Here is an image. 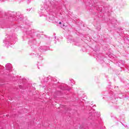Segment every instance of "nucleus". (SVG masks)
Here are the masks:
<instances>
[{"instance_id": "nucleus-2", "label": "nucleus", "mask_w": 129, "mask_h": 129, "mask_svg": "<svg viewBox=\"0 0 129 129\" xmlns=\"http://www.w3.org/2000/svg\"><path fill=\"white\" fill-rule=\"evenodd\" d=\"M7 116H9V115H7Z\"/></svg>"}, {"instance_id": "nucleus-1", "label": "nucleus", "mask_w": 129, "mask_h": 129, "mask_svg": "<svg viewBox=\"0 0 129 129\" xmlns=\"http://www.w3.org/2000/svg\"><path fill=\"white\" fill-rule=\"evenodd\" d=\"M59 25H61V22H59Z\"/></svg>"}]
</instances>
